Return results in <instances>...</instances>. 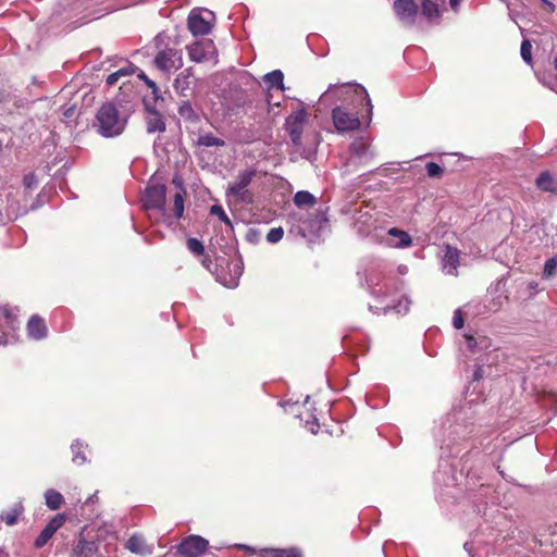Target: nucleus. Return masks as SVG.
I'll use <instances>...</instances> for the list:
<instances>
[{
	"mask_svg": "<svg viewBox=\"0 0 557 557\" xmlns=\"http://www.w3.org/2000/svg\"><path fill=\"white\" fill-rule=\"evenodd\" d=\"M426 173L430 177H440L443 174V169L435 162H429L425 165Z\"/></svg>",
	"mask_w": 557,
	"mask_h": 557,
	"instance_id": "obj_38",
	"label": "nucleus"
},
{
	"mask_svg": "<svg viewBox=\"0 0 557 557\" xmlns=\"http://www.w3.org/2000/svg\"><path fill=\"white\" fill-rule=\"evenodd\" d=\"M536 187L546 193L557 195V180H555L549 172H542L535 180Z\"/></svg>",
	"mask_w": 557,
	"mask_h": 557,
	"instance_id": "obj_17",
	"label": "nucleus"
},
{
	"mask_svg": "<svg viewBox=\"0 0 557 557\" xmlns=\"http://www.w3.org/2000/svg\"><path fill=\"white\" fill-rule=\"evenodd\" d=\"M307 122L308 113L305 108L294 111L285 120L284 127L288 133L293 145L298 148L302 146V133Z\"/></svg>",
	"mask_w": 557,
	"mask_h": 557,
	"instance_id": "obj_5",
	"label": "nucleus"
},
{
	"mask_svg": "<svg viewBox=\"0 0 557 557\" xmlns=\"http://www.w3.org/2000/svg\"><path fill=\"white\" fill-rule=\"evenodd\" d=\"M187 247L191 252L196 255H201L205 251L203 244L197 238H189L187 240Z\"/></svg>",
	"mask_w": 557,
	"mask_h": 557,
	"instance_id": "obj_37",
	"label": "nucleus"
},
{
	"mask_svg": "<svg viewBox=\"0 0 557 557\" xmlns=\"http://www.w3.org/2000/svg\"><path fill=\"white\" fill-rule=\"evenodd\" d=\"M184 193L185 191L181 187V191L176 193L174 196L173 211H174V216L176 219H181L184 213V198H183Z\"/></svg>",
	"mask_w": 557,
	"mask_h": 557,
	"instance_id": "obj_30",
	"label": "nucleus"
},
{
	"mask_svg": "<svg viewBox=\"0 0 557 557\" xmlns=\"http://www.w3.org/2000/svg\"><path fill=\"white\" fill-rule=\"evenodd\" d=\"M332 119L335 128L341 133L356 131L361 125L356 114L349 113L341 107L333 109Z\"/></svg>",
	"mask_w": 557,
	"mask_h": 557,
	"instance_id": "obj_9",
	"label": "nucleus"
},
{
	"mask_svg": "<svg viewBox=\"0 0 557 557\" xmlns=\"http://www.w3.org/2000/svg\"><path fill=\"white\" fill-rule=\"evenodd\" d=\"M116 73H119V75H120V77H121V76H127V75H129V74L132 73V71H129L128 69H125V67H124V69H120V70H117V71H116Z\"/></svg>",
	"mask_w": 557,
	"mask_h": 557,
	"instance_id": "obj_49",
	"label": "nucleus"
},
{
	"mask_svg": "<svg viewBox=\"0 0 557 557\" xmlns=\"http://www.w3.org/2000/svg\"><path fill=\"white\" fill-rule=\"evenodd\" d=\"M410 304L411 301L407 297H405L401 300H399V302L392 309L395 310L397 313L405 314L409 311Z\"/></svg>",
	"mask_w": 557,
	"mask_h": 557,
	"instance_id": "obj_39",
	"label": "nucleus"
},
{
	"mask_svg": "<svg viewBox=\"0 0 557 557\" xmlns=\"http://www.w3.org/2000/svg\"><path fill=\"white\" fill-rule=\"evenodd\" d=\"M283 235H284V230L281 226L273 227L267 234V240L269 243L276 244L283 238Z\"/></svg>",
	"mask_w": 557,
	"mask_h": 557,
	"instance_id": "obj_36",
	"label": "nucleus"
},
{
	"mask_svg": "<svg viewBox=\"0 0 557 557\" xmlns=\"http://www.w3.org/2000/svg\"><path fill=\"white\" fill-rule=\"evenodd\" d=\"M388 235L398 237L399 243L396 244V247H399V248L409 247L412 243V239L408 233H406L405 231L398 230L396 227L388 230Z\"/></svg>",
	"mask_w": 557,
	"mask_h": 557,
	"instance_id": "obj_27",
	"label": "nucleus"
},
{
	"mask_svg": "<svg viewBox=\"0 0 557 557\" xmlns=\"http://www.w3.org/2000/svg\"><path fill=\"white\" fill-rule=\"evenodd\" d=\"M197 144L203 147H223L225 141L210 133L199 135Z\"/></svg>",
	"mask_w": 557,
	"mask_h": 557,
	"instance_id": "obj_25",
	"label": "nucleus"
},
{
	"mask_svg": "<svg viewBox=\"0 0 557 557\" xmlns=\"http://www.w3.org/2000/svg\"><path fill=\"white\" fill-rule=\"evenodd\" d=\"M394 11L404 25L412 26L414 24L418 7L413 0H395Z\"/></svg>",
	"mask_w": 557,
	"mask_h": 557,
	"instance_id": "obj_10",
	"label": "nucleus"
},
{
	"mask_svg": "<svg viewBox=\"0 0 557 557\" xmlns=\"http://www.w3.org/2000/svg\"><path fill=\"white\" fill-rule=\"evenodd\" d=\"M126 119L121 116L112 103L103 104L96 115L95 127L103 137H115L122 134L125 128Z\"/></svg>",
	"mask_w": 557,
	"mask_h": 557,
	"instance_id": "obj_1",
	"label": "nucleus"
},
{
	"mask_svg": "<svg viewBox=\"0 0 557 557\" xmlns=\"http://www.w3.org/2000/svg\"><path fill=\"white\" fill-rule=\"evenodd\" d=\"M74 114V108H69L64 111L65 117H71Z\"/></svg>",
	"mask_w": 557,
	"mask_h": 557,
	"instance_id": "obj_53",
	"label": "nucleus"
},
{
	"mask_svg": "<svg viewBox=\"0 0 557 557\" xmlns=\"http://www.w3.org/2000/svg\"><path fill=\"white\" fill-rule=\"evenodd\" d=\"M23 511L22 504H15L10 510L3 511L0 515V519L4 521L8 525H13L16 523L17 518Z\"/></svg>",
	"mask_w": 557,
	"mask_h": 557,
	"instance_id": "obj_24",
	"label": "nucleus"
},
{
	"mask_svg": "<svg viewBox=\"0 0 557 557\" xmlns=\"http://www.w3.org/2000/svg\"><path fill=\"white\" fill-rule=\"evenodd\" d=\"M234 276L230 283H225L227 287H235L238 284V278L243 274L244 263L242 258H238L232 262Z\"/></svg>",
	"mask_w": 557,
	"mask_h": 557,
	"instance_id": "obj_28",
	"label": "nucleus"
},
{
	"mask_svg": "<svg viewBox=\"0 0 557 557\" xmlns=\"http://www.w3.org/2000/svg\"><path fill=\"white\" fill-rule=\"evenodd\" d=\"M463 0H449V5L451 8V10L454 12H458L459 11V7H460V3L462 2Z\"/></svg>",
	"mask_w": 557,
	"mask_h": 557,
	"instance_id": "obj_48",
	"label": "nucleus"
},
{
	"mask_svg": "<svg viewBox=\"0 0 557 557\" xmlns=\"http://www.w3.org/2000/svg\"><path fill=\"white\" fill-rule=\"evenodd\" d=\"M126 548L136 555L149 556L153 552V547L146 544L143 535L134 534L126 542Z\"/></svg>",
	"mask_w": 557,
	"mask_h": 557,
	"instance_id": "obj_15",
	"label": "nucleus"
},
{
	"mask_svg": "<svg viewBox=\"0 0 557 557\" xmlns=\"http://www.w3.org/2000/svg\"><path fill=\"white\" fill-rule=\"evenodd\" d=\"M366 284H367V287L370 292L371 295L373 296H380V293L379 290L376 289V286H377V282L372 277V276H368L367 280H366Z\"/></svg>",
	"mask_w": 557,
	"mask_h": 557,
	"instance_id": "obj_41",
	"label": "nucleus"
},
{
	"mask_svg": "<svg viewBox=\"0 0 557 557\" xmlns=\"http://www.w3.org/2000/svg\"><path fill=\"white\" fill-rule=\"evenodd\" d=\"M264 83L268 85L269 89H284V74L281 70H274L263 76Z\"/></svg>",
	"mask_w": 557,
	"mask_h": 557,
	"instance_id": "obj_18",
	"label": "nucleus"
},
{
	"mask_svg": "<svg viewBox=\"0 0 557 557\" xmlns=\"http://www.w3.org/2000/svg\"><path fill=\"white\" fill-rule=\"evenodd\" d=\"M38 184L37 176L34 173H28L23 178V185L26 188H35Z\"/></svg>",
	"mask_w": 557,
	"mask_h": 557,
	"instance_id": "obj_40",
	"label": "nucleus"
},
{
	"mask_svg": "<svg viewBox=\"0 0 557 557\" xmlns=\"http://www.w3.org/2000/svg\"><path fill=\"white\" fill-rule=\"evenodd\" d=\"M164 129H165V124L159 116H154V117L150 119L147 124L148 133L163 132Z\"/></svg>",
	"mask_w": 557,
	"mask_h": 557,
	"instance_id": "obj_33",
	"label": "nucleus"
},
{
	"mask_svg": "<svg viewBox=\"0 0 557 557\" xmlns=\"http://www.w3.org/2000/svg\"><path fill=\"white\" fill-rule=\"evenodd\" d=\"M213 21L212 11L193 9L187 18V26L194 36H203L211 32Z\"/></svg>",
	"mask_w": 557,
	"mask_h": 557,
	"instance_id": "obj_4",
	"label": "nucleus"
},
{
	"mask_svg": "<svg viewBox=\"0 0 557 557\" xmlns=\"http://www.w3.org/2000/svg\"><path fill=\"white\" fill-rule=\"evenodd\" d=\"M209 546V542L200 535H189L177 546V552L185 557H199Z\"/></svg>",
	"mask_w": 557,
	"mask_h": 557,
	"instance_id": "obj_8",
	"label": "nucleus"
},
{
	"mask_svg": "<svg viewBox=\"0 0 557 557\" xmlns=\"http://www.w3.org/2000/svg\"><path fill=\"white\" fill-rule=\"evenodd\" d=\"M138 77H139L140 79H143V81L147 84V86H148V87H150V88H151V90H152V92H153V94L157 91L158 87H157L156 83H154L153 81L149 79V78H148V76H147L145 73H143V72H141V73L138 75Z\"/></svg>",
	"mask_w": 557,
	"mask_h": 557,
	"instance_id": "obj_43",
	"label": "nucleus"
},
{
	"mask_svg": "<svg viewBox=\"0 0 557 557\" xmlns=\"http://www.w3.org/2000/svg\"><path fill=\"white\" fill-rule=\"evenodd\" d=\"M83 446V443L76 441L75 443L72 444L71 447L73 451V461L77 465H83L84 462L87 461L86 456L82 453Z\"/></svg>",
	"mask_w": 557,
	"mask_h": 557,
	"instance_id": "obj_32",
	"label": "nucleus"
},
{
	"mask_svg": "<svg viewBox=\"0 0 557 557\" xmlns=\"http://www.w3.org/2000/svg\"><path fill=\"white\" fill-rule=\"evenodd\" d=\"M256 176V170L246 169L240 171L235 177L234 182L230 183L226 189V196H233L238 201L244 203L252 202V195L247 187Z\"/></svg>",
	"mask_w": 557,
	"mask_h": 557,
	"instance_id": "obj_3",
	"label": "nucleus"
},
{
	"mask_svg": "<svg viewBox=\"0 0 557 557\" xmlns=\"http://www.w3.org/2000/svg\"><path fill=\"white\" fill-rule=\"evenodd\" d=\"M351 96L364 101L368 107V114H372L373 106L371 103L370 96L367 89L360 84H332L327 90L323 92L319 99L320 102H326L329 100L346 101Z\"/></svg>",
	"mask_w": 557,
	"mask_h": 557,
	"instance_id": "obj_2",
	"label": "nucleus"
},
{
	"mask_svg": "<svg viewBox=\"0 0 557 557\" xmlns=\"http://www.w3.org/2000/svg\"><path fill=\"white\" fill-rule=\"evenodd\" d=\"M234 547L240 550H245L249 554H255L257 552L256 548L248 546L246 544H235Z\"/></svg>",
	"mask_w": 557,
	"mask_h": 557,
	"instance_id": "obj_47",
	"label": "nucleus"
},
{
	"mask_svg": "<svg viewBox=\"0 0 557 557\" xmlns=\"http://www.w3.org/2000/svg\"><path fill=\"white\" fill-rule=\"evenodd\" d=\"M177 111L180 116L187 122L196 123L199 120V116L194 110L191 103L187 100L182 101Z\"/></svg>",
	"mask_w": 557,
	"mask_h": 557,
	"instance_id": "obj_21",
	"label": "nucleus"
},
{
	"mask_svg": "<svg viewBox=\"0 0 557 557\" xmlns=\"http://www.w3.org/2000/svg\"><path fill=\"white\" fill-rule=\"evenodd\" d=\"M65 522V516L62 513L55 515L45 527V529L40 532V534L35 540V547L41 548L44 547L49 540L53 536V534L63 525Z\"/></svg>",
	"mask_w": 557,
	"mask_h": 557,
	"instance_id": "obj_13",
	"label": "nucleus"
},
{
	"mask_svg": "<svg viewBox=\"0 0 557 557\" xmlns=\"http://www.w3.org/2000/svg\"><path fill=\"white\" fill-rule=\"evenodd\" d=\"M46 505L51 510H57L63 503V496L55 490H47L45 493Z\"/></svg>",
	"mask_w": 557,
	"mask_h": 557,
	"instance_id": "obj_22",
	"label": "nucleus"
},
{
	"mask_svg": "<svg viewBox=\"0 0 557 557\" xmlns=\"http://www.w3.org/2000/svg\"><path fill=\"white\" fill-rule=\"evenodd\" d=\"M210 213L212 215H216L223 223H225L230 227L233 226L231 220L228 219V216L226 215L225 211L223 210V208L221 206H219V205L212 206L210 208Z\"/></svg>",
	"mask_w": 557,
	"mask_h": 557,
	"instance_id": "obj_34",
	"label": "nucleus"
},
{
	"mask_svg": "<svg viewBox=\"0 0 557 557\" xmlns=\"http://www.w3.org/2000/svg\"><path fill=\"white\" fill-rule=\"evenodd\" d=\"M165 193L164 185H150L146 188L144 195V206L147 210L156 209L163 215L165 214Z\"/></svg>",
	"mask_w": 557,
	"mask_h": 557,
	"instance_id": "obj_7",
	"label": "nucleus"
},
{
	"mask_svg": "<svg viewBox=\"0 0 557 557\" xmlns=\"http://www.w3.org/2000/svg\"><path fill=\"white\" fill-rule=\"evenodd\" d=\"M442 269L445 274L456 276L458 274V265L460 262V250L449 244L443 245L442 248Z\"/></svg>",
	"mask_w": 557,
	"mask_h": 557,
	"instance_id": "obj_11",
	"label": "nucleus"
},
{
	"mask_svg": "<svg viewBox=\"0 0 557 557\" xmlns=\"http://www.w3.org/2000/svg\"><path fill=\"white\" fill-rule=\"evenodd\" d=\"M421 11L430 21L437 20L441 16L438 5L432 0H423L421 3Z\"/></svg>",
	"mask_w": 557,
	"mask_h": 557,
	"instance_id": "obj_23",
	"label": "nucleus"
},
{
	"mask_svg": "<svg viewBox=\"0 0 557 557\" xmlns=\"http://www.w3.org/2000/svg\"><path fill=\"white\" fill-rule=\"evenodd\" d=\"M397 270H398V273L401 275H405L408 273V267L405 264H400Z\"/></svg>",
	"mask_w": 557,
	"mask_h": 557,
	"instance_id": "obj_50",
	"label": "nucleus"
},
{
	"mask_svg": "<svg viewBox=\"0 0 557 557\" xmlns=\"http://www.w3.org/2000/svg\"><path fill=\"white\" fill-rule=\"evenodd\" d=\"M389 310H392V309H391L389 307H386V308L384 309V312L386 313V312H388Z\"/></svg>",
	"mask_w": 557,
	"mask_h": 557,
	"instance_id": "obj_55",
	"label": "nucleus"
},
{
	"mask_svg": "<svg viewBox=\"0 0 557 557\" xmlns=\"http://www.w3.org/2000/svg\"><path fill=\"white\" fill-rule=\"evenodd\" d=\"M17 308H11L8 305L0 307V313L5 319L7 323L14 327V323L17 317Z\"/></svg>",
	"mask_w": 557,
	"mask_h": 557,
	"instance_id": "obj_29",
	"label": "nucleus"
},
{
	"mask_svg": "<svg viewBox=\"0 0 557 557\" xmlns=\"http://www.w3.org/2000/svg\"><path fill=\"white\" fill-rule=\"evenodd\" d=\"M453 325L456 329H461L463 326V318H462L461 311L459 309L455 310V312H454Z\"/></svg>",
	"mask_w": 557,
	"mask_h": 557,
	"instance_id": "obj_42",
	"label": "nucleus"
},
{
	"mask_svg": "<svg viewBox=\"0 0 557 557\" xmlns=\"http://www.w3.org/2000/svg\"><path fill=\"white\" fill-rule=\"evenodd\" d=\"M294 202L298 207L313 206L315 203V197L307 190H300L295 194Z\"/></svg>",
	"mask_w": 557,
	"mask_h": 557,
	"instance_id": "obj_26",
	"label": "nucleus"
},
{
	"mask_svg": "<svg viewBox=\"0 0 557 557\" xmlns=\"http://www.w3.org/2000/svg\"><path fill=\"white\" fill-rule=\"evenodd\" d=\"M541 1H542L544 4H546V5H547V8H548V10H549L550 12H553V11L555 10V5H554L552 2H549L548 0H541Z\"/></svg>",
	"mask_w": 557,
	"mask_h": 557,
	"instance_id": "obj_51",
	"label": "nucleus"
},
{
	"mask_svg": "<svg viewBox=\"0 0 557 557\" xmlns=\"http://www.w3.org/2000/svg\"><path fill=\"white\" fill-rule=\"evenodd\" d=\"M189 59L193 62L201 63L208 61L214 54V45L212 40L196 41L187 47Z\"/></svg>",
	"mask_w": 557,
	"mask_h": 557,
	"instance_id": "obj_12",
	"label": "nucleus"
},
{
	"mask_svg": "<svg viewBox=\"0 0 557 557\" xmlns=\"http://www.w3.org/2000/svg\"><path fill=\"white\" fill-rule=\"evenodd\" d=\"M481 371H482V368H478V369L474 371V374H473V379H474V380H480V379L482 377Z\"/></svg>",
	"mask_w": 557,
	"mask_h": 557,
	"instance_id": "obj_52",
	"label": "nucleus"
},
{
	"mask_svg": "<svg viewBox=\"0 0 557 557\" xmlns=\"http://www.w3.org/2000/svg\"><path fill=\"white\" fill-rule=\"evenodd\" d=\"M466 343L469 350L473 351L476 347V339L471 335H466Z\"/></svg>",
	"mask_w": 557,
	"mask_h": 557,
	"instance_id": "obj_44",
	"label": "nucleus"
},
{
	"mask_svg": "<svg viewBox=\"0 0 557 557\" xmlns=\"http://www.w3.org/2000/svg\"><path fill=\"white\" fill-rule=\"evenodd\" d=\"M557 273V255L547 259L543 269V276L549 278Z\"/></svg>",
	"mask_w": 557,
	"mask_h": 557,
	"instance_id": "obj_31",
	"label": "nucleus"
},
{
	"mask_svg": "<svg viewBox=\"0 0 557 557\" xmlns=\"http://www.w3.org/2000/svg\"><path fill=\"white\" fill-rule=\"evenodd\" d=\"M195 84L194 74L190 67L182 71L174 81V89L180 95L186 97Z\"/></svg>",
	"mask_w": 557,
	"mask_h": 557,
	"instance_id": "obj_14",
	"label": "nucleus"
},
{
	"mask_svg": "<svg viewBox=\"0 0 557 557\" xmlns=\"http://www.w3.org/2000/svg\"><path fill=\"white\" fill-rule=\"evenodd\" d=\"M154 64L163 72L175 71L183 65L182 51L174 48H166L156 55Z\"/></svg>",
	"mask_w": 557,
	"mask_h": 557,
	"instance_id": "obj_6",
	"label": "nucleus"
},
{
	"mask_svg": "<svg viewBox=\"0 0 557 557\" xmlns=\"http://www.w3.org/2000/svg\"><path fill=\"white\" fill-rule=\"evenodd\" d=\"M28 335L34 339H42L47 336V326L38 315H33L27 323Z\"/></svg>",
	"mask_w": 557,
	"mask_h": 557,
	"instance_id": "obj_16",
	"label": "nucleus"
},
{
	"mask_svg": "<svg viewBox=\"0 0 557 557\" xmlns=\"http://www.w3.org/2000/svg\"><path fill=\"white\" fill-rule=\"evenodd\" d=\"M531 50H532V45L529 40H523L522 44H521V49H520V53H521V58L523 59V61L528 64H531L532 62V53H531Z\"/></svg>",
	"mask_w": 557,
	"mask_h": 557,
	"instance_id": "obj_35",
	"label": "nucleus"
},
{
	"mask_svg": "<svg viewBox=\"0 0 557 557\" xmlns=\"http://www.w3.org/2000/svg\"><path fill=\"white\" fill-rule=\"evenodd\" d=\"M306 426L313 434H315L319 430V424L315 419H313V421H306Z\"/></svg>",
	"mask_w": 557,
	"mask_h": 557,
	"instance_id": "obj_45",
	"label": "nucleus"
},
{
	"mask_svg": "<svg viewBox=\"0 0 557 557\" xmlns=\"http://www.w3.org/2000/svg\"><path fill=\"white\" fill-rule=\"evenodd\" d=\"M265 557H302L301 552L298 548H265L262 549Z\"/></svg>",
	"mask_w": 557,
	"mask_h": 557,
	"instance_id": "obj_20",
	"label": "nucleus"
},
{
	"mask_svg": "<svg viewBox=\"0 0 557 557\" xmlns=\"http://www.w3.org/2000/svg\"><path fill=\"white\" fill-rule=\"evenodd\" d=\"M351 151L362 162H368L374 156L370 147L363 141L352 143Z\"/></svg>",
	"mask_w": 557,
	"mask_h": 557,
	"instance_id": "obj_19",
	"label": "nucleus"
},
{
	"mask_svg": "<svg viewBox=\"0 0 557 557\" xmlns=\"http://www.w3.org/2000/svg\"><path fill=\"white\" fill-rule=\"evenodd\" d=\"M119 78H120L119 73H116V72L111 73V74H110V75H108V77H107V81H106V82H107V85L112 86V85L116 84V83H117V81H119Z\"/></svg>",
	"mask_w": 557,
	"mask_h": 557,
	"instance_id": "obj_46",
	"label": "nucleus"
},
{
	"mask_svg": "<svg viewBox=\"0 0 557 557\" xmlns=\"http://www.w3.org/2000/svg\"><path fill=\"white\" fill-rule=\"evenodd\" d=\"M555 69L557 70V57L554 60Z\"/></svg>",
	"mask_w": 557,
	"mask_h": 557,
	"instance_id": "obj_54",
	"label": "nucleus"
}]
</instances>
